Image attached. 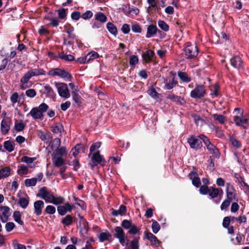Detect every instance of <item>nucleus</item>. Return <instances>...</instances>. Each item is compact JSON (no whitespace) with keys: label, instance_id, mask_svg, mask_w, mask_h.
Instances as JSON below:
<instances>
[{"label":"nucleus","instance_id":"15","mask_svg":"<svg viewBox=\"0 0 249 249\" xmlns=\"http://www.w3.org/2000/svg\"><path fill=\"white\" fill-rule=\"evenodd\" d=\"M165 85L164 89L167 90H170L173 89L176 85L178 84V81L176 79L175 76L172 78H167L164 79L163 81Z\"/></svg>","mask_w":249,"mask_h":249},{"label":"nucleus","instance_id":"10","mask_svg":"<svg viewBox=\"0 0 249 249\" xmlns=\"http://www.w3.org/2000/svg\"><path fill=\"white\" fill-rule=\"evenodd\" d=\"M38 196L46 202L52 203L54 199L53 195L51 192L48 191L46 187H43L39 189Z\"/></svg>","mask_w":249,"mask_h":249},{"label":"nucleus","instance_id":"1","mask_svg":"<svg viewBox=\"0 0 249 249\" xmlns=\"http://www.w3.org/2000/svg\"><path fill=\"white\" fill-rule=\"evenodd\" d=\"M202 180L204 184L200 187L199 193L202 195H208L211 199H214L219 196L218 200L216 201V203H219L223 194V190L221 188H215L213 186L208 187V185L210 182L207 178H203Z\"/></svg>","mask_w":249,"mask_h":249},{"label":"nucleus","instance_id":"41","mask_svg":"<svg viewBox=\"0 0 249 249\" xmlns=\"http://www.w3.org/2000/svg\"><path fill=\"white\" fill-rule=\"evenodd\" d=\"M86 56L88 62L89 63L90 61L98 58L99 57V54L95 51H92L90 53H89L87 54Z\"/></svg>","mask_w":249,"mask_h":249},{"label":"nucleus","instance_id":"30","mask_svg":"<svg viewBox=\"0 0 249 249\" xmlns=\"http://www.w3.org/2000/svg\"><path fill=\"white\" fill-rule=\"evenodd\" d=\"M178 75L180 79L183 82L189 83L191 81V77L185 72L178 71Z\"/></svg>","mask_w":249,"mask_h":249},{"label":"nucleus","instance_id":"61","mask_svg":"<svg viewBox=\"0 0 249 249\" xmlns=\"http://www.w3.org/2000/svg\"><path fill=\"white\" fill-rule=\"evenodd\" d=\"M93 16V13L90 11H86L81 15V18L84 20H87Z\"/></svg>","mask_w":249,"mask_h":249},{"label":"nucleus","instance_id":"59","mask_svg":"<svg viewBox=\"0 0 249 249\" xmlns=\"http://www.w3.org/2000/svg\"><path fill=\"white\" fill-rule=\"evenodd\" d=\"M64 198L62 196H59L56 197L54 196V199L52 202V203L55 205L63 204L64 203Z\"/></svg>","mask_w":249,"mask_h":249},{"label":"nucleus","instance_id":"58","mask_svg":"<svg viewBox=\"0 0 249 249\" xmlns=\"http://www.w3.org/2000/svg\"><path fill=\"white\" fill-rule=\"evenodd\" d=\"M133 224L131 221L124 219L122 222L121 225L125 229H129Z\"/></svg>","mask_w":249,"mask_h":249},{"label":"nucleus","instance_id":"31","mask_svg":"<svg viewBox=\"0 0 249 249\" xmlns=\"http://www.w3.org/2000/svg\"><path fill=\"white\" fill-rule=\"evenodd\" d=\"M10 168L5 167L0 169V179L7 178L10 175Z\"/></svg>","mask_w":249,"mask_h":249},{"label":"nucleus","instance_id":"45","mask_svg":"<svg viewBox=\"0 0 249 249\" xmlns=\"http://www.w3.org/2000/svg\"><path fill=\"white\" fill-rule=\"evenodd\" d=\"M44 89L45 92L46 93L47 96L51 97H53L55 96L54 90L49 85H46L44 87Z\"/></svg>","mask_w":249,"mask_h":249},{"label":"nucleus","instance_id":"21","mask_svg":"<svg viewBox=\"0 0 249 249\" xmlns=\"http://www.w3.org/2000/svg\"><path fill=\"white\" fill-rule=\"evenodd\" d=\"M44 203L42 200H37L34 203V213L37 216L41 215Z\"/></svg>","mask_w":249,"mask_h":249},{"label":"nucleus","instance_id":"2","mask_svg":"<svg viewBox=\"0 0 249 249\" xmlns=\"http://www.w3.org/2000/svg\"><path fill=\"white\" fill-rule=\"evenodd\" d=\"M45 74L46 71L43 69L40 68H35L29 70L24 74L20 80V83L22 84L20 85L21 89H25L28 87L27 83L32 77L45 75Z\"/></svg>","mask_w":249,"mask_h":249},{"label":"nucleus","instance_id":"24","mask_svg":"<svg viewBox=\"0 0 249 249\" xmlns=\"http://www.w3.org/2000/svg\"><path fill=\"white\" fill-rule=\"evenodd\" d=\"M167 98L181 105H182L186 103L185 100L181 96L175 95L174 94H169L167 96Z\"/></svg>","mask_w":249,"mask_h":249},{"label":"nucleus","instance_id":"47","mask_svg":"<svg viewBox=\"0 0 249 249\" xmlns=\"http://www.w3.org/2000/svg\"><path fill=\"white\" fill-rule=\"evenodd\" d=\"M230 142L236 148H239L241 147V142L238 141L234 137L231 136L230 137Z\"/></svg>","mask_w":249,"mask_h":249},{"label":"nucleus","instance_id":"64","mask_svg":"<svg viewBox=\"0 0 249 249\" xmlns=\"http://www.w3.org/2000/svg\"><path fill=\"white\" fill-rule=\"evenodd\" d=\"M11 102L13 104H16L19 100V95L18 92H15L13 93L10 97Z\"/></svg>","mask_w":249,"mask_h":249},{"label":"nucleus","instance_id":"44","mask_svg":"<svg viewBox=\"0 0 249 249\" xmlns=\"http://www.w3.org/2000/svg\"><path fill=\"white\" fill-rule=\"evenodd\" d=\"M21 214L19 211H15L13 213V218L15 221L20 225H23L24 222L21 219Z\"/></svg>","mask_w":249,"mask_h":249},{"label":"nucleus","instance_id":"49","mask_svg":"<svg viewBox=\"0 0 249 249\" xmlns=\"http://www.w3.org/2000/svg\"><path fill=\"white\" fill-rule=\"evenodd\" d=\"M213 129L217 137L220 138L224 137V131L218 126L213 125Z\"/></svg>","mask_w":249,"mask_h":249},{"label":"nucleus","instance_id":"34","mask_svg":"<svg viewBox=\"0 0 249 249\" xmlns=\"http://www.w3.org/2000/svg\"><path fill=\"white\" fill-rule=\"evenodd\" d=\"M29 203V197L28 196L27 198L25 197H20L18 204L19 206L23 209H26Z\"/></svg>","mask_w":249,"mask_h":249},{"label":"nucleus","instance_id":"43","mask_svg":"<svg viewBox=\"0 0 249 249\" xmlns=\"http://www.w3.org/2000/svg\"><path fill=\"white\" fill-rule=\"evenodd\" d=\"M111 236V234L107 231L102 232L99 234V239L100 242H103L105 241L108 240Z\"/></svg>","mask_w":249,"mask_h":249},{"label":"nucleus","instance_id":"48","mask_svg":"<svg viewBox=\"0 0 249 249\" xmlns=\"http://www.w3.org/2000/svg\"><path fill=\"white\" fill-rule=\"evenodd\" d=\"M36 182L37 178H35L25 180V185L26 187L34 186Z\"/></svg>","mask_w":249,"mask_h":249},{"label":"nucleus","instance_id":"17","mask_svg":"<svg viewBox=\"0 0 249 249\" xmlns=\"http://www.w3.org/2000/svg\"><path fill=\"white\" fill-rule=\"evenodd\" d=\"M74 206L71 205L69 202L65 204L64 206L59 205L57 207V211L61 215H64L67 212H71Z\"/></svg>","mask_w":249,"mask_h":249},{"label":"nucleus","instance_id":"14","mask_svg":"<svg viewBox=\"0 0 249 249\" xmlns=\"http://www.w3.org/2000/svg\"><path fill=\"white\" fill-rule=\"evenodd\" d=\"M145 237L151 242V246L154 248L158 247L161 242L157 237L150 232H145Z\"/></svg>","mask_w":249,"mask_h":249},{"label":"nucleus","instance_id":"18","mask_svg":"<svg viewBox=\"0 0 249 249\" xmlns=\"http://www.w3.org/2000/svg\"><path fill=\"white\" fill-rule=\"evenodd\" d=\"M114 231L115 232L114 236L119 239L120 243L122 245H124L125 242V236L123 229L120 227H116Z\"/></svg>","mask_w":249,"mask_h":249},{"label":"nucleus","instance_id":"3","mask_svg":"<svg viewBox=\"0 0 249 249\" xmlns=\"http://www.w3.org/2000/svg\"><path fill=\"white\" fill-rule=\"evenodd\" d=\"M48 109V105L43 103L38 107H33L27 116L31 115L35 120H42L44 118L43 113L46 112Z\"/></svg>","mask_w":249,"mask_h":249},{"label":"nucleus","instance_id":"37","mask_svg":"<svg viewBox=\"0 0 249 249\" xmlns=\"http://www.w3.org/2000/svg\"><path fill=\"white\" fill-rule=\"evenodd\" d=\"M58 57L61 59L67 61H72L74 60V57L72 55L66 54L64 52L59 53Z\"/></svg>","mask_w":249,"mask_h":249},{"label":"nucleus","instance_id":"52","mask_svg":"<svg viewBox=\"0 0 249 249\" xmlns=\"http://www.w3.org/2000/svg\"><path fill=\"white\" fill-rule=\"evenodd\" d=\"M158 25L161 30L165 32L169 30V25L163 20H159L158 21Z\"/></svg>","mask_w":249,"mask_h":249},{"label":"nucleus","instance_id":"38","mask_svg":"<svg viewBox=\"0 0 249 249\" xmlns=\"http://www.w3.org/2000/svg\"><path fill=\"white\" fill-rule=\"evenodd\" d=\"M140 237H134L130 242V247L131 249H139Z\"/></svg>","mask_w":249,"mask_h":249},{"label":"nucleus","instance_id":"35","mask_svg":"<svg viewBox=\"0 0 249 249\" xmlns=\"http://www.w3.org/2000/svg\"><path fill=\"white\" fill-rule=\"evenodd\" d=\"M147 93L155 99H160V94L158 93L153 87L147 90Z\"/></svg>","mask_w":249,"mask_h":249},{"label":"nucleus","instance_id":"50","mask_svg":"<svg viewBox=\"0 0 249 249\" xmlns=\"http://www.w3.org/2000/svg\"><path fill=\"white\" fill-rule=\"evenodd\" d=\"M139 62V58L138 56L132 55L129 58V64L131 66L134 67Z\"/></svg>","mask_w":249,"mask_h":249},{"label":"nucleus","instance_id":"22","mask_svg":"<svg viewBox=\"0 0 249 249\" xmlns=\"http://www.w3.org/2000/svg\"><path fill=\"white\" fill-rule=\"evenodd\" d=\"M155 53L151 50H148L142 54V58L143 60L146 63H148L151 62L153 58Z\"/></svg>","mask_w":249,"mask_h":249},{"label":"nucleus","instance_id":"11","mask_svg":"<svg viewBox=\"0 0 249 249\" xmlns=\"http://www.w3.org/2000/svg\"><path fill=\"white\" fill-rule=\"evenodd\" d=\"M91 161L92 163H89L91 169H93L98 164H100L102 166H104L106 162L105 160H103L102 156L100 155L99 151H97L93 154L91 157Z\"/></svg>","mask_w":249,"mask_h":249},{"label":"nucleus","instance_id":"25","mask_svg":"<svg viewBox=\"0 0 249 249\" xmlns=\"http://www.w3.org/2000/svg\"><path fill=\"white\" fill-rule=\"evenodd\" d=\"M158 31V29L156 25L151 24L148 26L147 28L146 37L150 38L154 36L156 34Z\"/></svg>","mask_w":249,"mask_h":249},{"label":"nucleus","instance_id":"7","mask_svg":"<svg viewBox=\"0 0 249 249\" xmlns=\"http://www.w3.org/2000/svg\"><path fill=\"white\" fill-rule=\"evenodd\" d=\"M187 142L189 143L191 148L198 150L202 147V142L199 140L198 136L192 135L190 136L187 139Z\"/></svg>","mask_w":249,"mask_h":249},{"label":"nucleus","instance_id":"62","mask_svg":"<svg viewBox=\"0 0 249 249\" xmlns=\"http://www.w3.org/2000/svg\"><path fill=\"white\" fill-rule=\"evenodd\" d=\"M139 231L140 229L135 225L133 224L129 229L128 232L131 234H136L139 232Z\"/></svg>","mask_w":249,"mask_h":249},{"label":"nucleus","instance_id":"12","mask_svg":"<svg viewBox=\"0 0 249 249\" xmlns=\"http://www.w3.org/2000/svg\"><path fill=\"white\" fill-rule=\"evenodd\" d=\"M11 214V212L9 207L0 206V219L2 223L6 222Z\"/></svg>","mask_w":249,"mask_h":249},{"label":"nucleus","instance_id":"46","mask_svg":"<svg viewBox=\"0 0 249 249\" xmlns=\"http://www.w3.org/2000/svg\"><path fill=\"white\" fill-rule=\"evenodd\" d=\"M25 127V124L22 122H18L16 120L15 123L14 128L17 132L22 131Z\"/></svg>","mask_w":249,"mask_h":249},{"label":"nucleus","instance_id":"36","mask_svg":"<svg viewBox=\"0 0 249 249\" xmlns=\"http://www.w3.org/2000/svg\"><path fill=\"white\" fill-rule=\"evenodd\" d=\"M14 142L11 141H6L4 142L3 146L6 151L11 152L14 150Z\"/></svg>","mask_w":249,"mask_h":249},{"label":"nucleus","instance_id":"16","mask_svg":"<svg viewBox=\"0 0 249 249\" xmlns=\"http://www.w3.org/2000/svg\"><path fill=\"white\" fill-rule=\"evenodd\" d=\"M230 62L231 65L235 69H240L243 68V61L239 56L232 57L230 60Z\"/></svg>","mask_w":249,"mask_h":249},{"label":"nucleus","instance_id":"33","mask_svg":"<svg viewBox=\"0 0 249 249\" xmlns=\"http://www.w3.org/2000/svg\"><path fill=\"white\" fill-rule=\"evenodd\" d=\"M191 116L194 119V120L196 125L202 126L205 124V121L200 118L199 115L196 114H193Z\"/></svg>","mask_w":249,"mask_h":249},{"label":"nucleus","instance_id":"53","mask_svg":"<svg viewBox=\"0 0 249 249\" xmlns=\"http://www.w3.org/2000/svg\"><path fill=\"white\" fill-rule=\"evenodd\" d=\"M219 87L218 85H215L213 87V89H211L212 92L211 93V95L212 96V97L213 98L217 97L219 95Z\"/></svg>","mask_w":249,"mask_h":249},{"label":"nucleus","instance_id":"51","mask_svg":"<svg viewBox=\"0 0 249 249\" xmlns=\"http://www.w3.org/2000/svg\"><path fill=\"white\" fill-rule=\"evenodd\" d=\"M151 227L152 231L154 233H157L160 229L159 224L155 220H152V224Z\"/></svg>","mask_w":249,"mask_h":249},{"label":"nucleus","instance_id":"60","mask_svg":"<svg viewBox=\"0 0 249 249\" xmlns=\"http://www.w3.org/2000/svg\"><path fill=\"white\" fill-rule=\"evenodd\" d=\"M36 160V158H31L28 156H23L21 159V161L27 163H31Z\"/></svg>","mask_w":249,"mask_h":249},{"label":"nucleus","instance_id":"23","mask_svg":"<svg viewBox=\"0 0 249 249\" xmlns=\"http://www.w3.org/2000/svg\"><path fill=\"white\" fill-rule=\"evenodd\" d=\"M52 162L55 167H61L64 164L65 160L61 157L52 155Z\"/></svg>","mask_w":249,"mask_h":249},{"label":"nucleus","instance_id":"32","mask_svg":"<svg viewBox=\"0 0 249 249\" xmlns=\"http://www.w3.org/2000/svg\"><path fill=\"white\" fill-rule=\"evenodd\" d=\"M67 153L66 147L62 146L57 148L53 152L52 155H55L58 157H63V156Z\"/></svg>","mask_w":249,"mask_h":249},{"label":"nucleus","instance_id":"9","mask_svg":"<svg viewBox=\"0 0 249 249\" xmlns=\"http://www.w3.org/2000/svg\"><path fill=\"white\" fill-rule=\"evenodd\" d=\"M55 85L60 96L64 98H68L70 97V93L66 84L55 82Z\"/></svg>","mask_w":249,"mask_h":249},{"label":"nucleus","instance_id":"57","mask_svg":"<svg viewBox=\"0 0 249 249\" xmlns=\"http://www.w3.org/2000/svg\"><path fill=\"white\" fill-rule=\"evenodd\" d=\"M67 11H68V9L64 8L58 9L57 10L58 18L60 19H64L67 16Z\"/></svg>","mask_w":249,"mask_h":249},{"label":"nucleus","instance_id":"42","mask_svg":"<svg viewBox=\"0 0 249 249\" xmlns=\"http://www.w3.org/2000/svg\"><path fill=\"white\" fill-rule=\"evenodd\" d=\"M213 117L214 120L218 122L220 124H224L226 121V117L223 115L214 114Z\"/></svg>","mask_w":249,"mask_h":249},{"label":"nucleus","instance_id":"54","mask_svg":"<svg viewBox=\"0 0 249 249\" xmlns=\"http://www.w3.org/2000/svg\"><path fill=\"white\" fill-rule=\"evenodd\" d=\"M101 144V143L100 142H97L92 144L90 147V153L89 154L88 157H90L92 153L97 149H98L100 147Z\"/></svg>","mask_w":249,"mask_h":249},{"label":"nucleus","instance_id":"26","mask_svg":"<svg viewBox=\"0 0 249 249\" xmlns=\"http://www.w3.org/2000/svg\"><path fill=\"white\" fill-rule=\"evenodd\" d=\"M206 146L211 154L214 155V156L216 157H219L220 154L219 150L214 145L210 142Z\"/></svg>","mask_w":249,"mask_h":249},{"label":"nucleus","instance_id":"20","mask_svg":"<svg viewBox=\"0 0 249 249\" xmlns=\"http://www.w3.org/2000/svg\"><path fill=\"white\" fill-rule=\"evenodd\" d=\"M64 31L68 36V37L71 39H76V36L74 33V28L70 23H66L64 26Z\"/></svg>","mask_w":249,"mask_h":249},{"label":"nucleus","instance_id":"56","mask_svg":"<svg viewBox=\"0 0 249 249\" xmlns=\"http://www.w3.org/2000/svg\"><path fill=\"white\" fill-rule=\"evenodd\" d=\"M231 202V201L228 200L227 199L224 200L220 206L221 210L222 211L224 210L225 211H227L228 208L229 207Z\"/></svg>","mask_w":249,"mask_h":249},{"label":"nucleus","instance_id":"19","mask_svg":"<svg viewBox=\"0 0 249 249\" xmlns=\"http://www.w3.org/2000/svg\"><path fill=\"white\" fill-rule=\"evenodd\" d=\"M188 176L192 180L193 185L197 188H200L201 186V181L200 178L198 177V174L196 172H191Z\"/></svg>","mask_w":249,"mask_h":249},{"label":"nucleus","instance_id":"5","mask_svg":"<svg viewBox=\"0 0 249 249\" xmlns=\"http://www.w3.org/2000/svg\"><path fill=\"white\" fill-rule=\"evenodd\" d=\"M206 94L205 86L203 85H196L195 88L191 91L190 96L194 99H200Z\"/></svg>","mask_w":249,"mask_h":249},{"label":"nucleus","instance_id":"27","mask_svg":"<svg viewBox=\"0 0 249 249\" xmlns=\"http://www.w3.org/2000/svg\"><path fill=\"white\" fill-rule=\"evenodd\" d=\"M51 131L53 133L61 134L64 131V127L60 123H55L51 126Z\"/></svg>","mask_w":249,"mask_h":249},{"label":"nucleus","instance_id":"40","mask_svg":"<svg viewBox=\"0 0 249 249\" xmlns=\"http://www.w3.org/2000/svg\"><path fill=\"white\" fill-rule=\"evenodd\" d=\"M107 28L111 34L116 36L118 33L117 28L112 22H108L107 24Z\"/></svg>","mask_w":249,"mask_h":249},{"label":"nucleus","instance_id":"29","mask_svg":"<svg viewBox=\"0 0 249 249\" xmlns=\"http://www.w3.org/2000/svg\"><path fill=\"white\" fill-rule=\"evenodd\" d=\"M73 217L70 214L67 215L62 220L61 223L65 226H69L72 224Z\"/></svg>","mask_w":249,"mask_h":249},{"label":"nucleus","instance_id":"63","mask_svg":"<svg viewBox=\"0 0 249 249\" xmlns=\"http://www.w3.org/2000/svg\"><path fill=\"white\" fill-rule=\"evenodd\" d=\"M25 94L29 97L34 98L36 96V92L34 89H30L25 91Z\"/></svg>","mask_w":249,"mask_h":249},{"label":"nucleus","instance_id":"39","mask_svg":"<svg viewBox=\"0 0 249 249\" xmlns=\"http://www.w3.org/2000/svg\"><path fill=\"white\" fill-rule=\"evenodd\" d=\"M17 173L20 176H23L27 175L28 173V168L24 164H22L18 167L17 170Z\"/></svg>","mask_w":249,"mask_h":249},{"label":"nucleus","instance_id":"28","mask_svg":"<svg viewBox=\"0 0 249 249\" xmlns=\"http://www.w3.org/2000/svg\"><path fill=\"white\" fill-rule=\"evenodd\" d=\"M95 20L100 22L101 23H105L107 21V17L102 12H97L94 16Z\"/></svg>","mask_w":249,"mask_h":249},{"label":"nucleus","instance_id":"6","mask_svg":"<svg viewBox=\"0 0 249 249\" xmlns=\"http://www.w3.org/2000/svg\"><path fill=\"white\" fill-rule=\"evenodd\" d=\"M48 74L52 76H58L69 81H71V75L70 72L60 68H55L51 70L48 72Z\"/></svg>","mask_w":249,"mask_h":249},{"label":"nucleus","instance_id":"13","mask_svg":"<svg viewBox=\"0 0 249 249\" xmlns=\"http://www.w3.org/2000/svg\"><path fill=\"white\" fill-rule=\"evenodd\" d=\"M12 124L11 120L9 117H5L1 122L0 129L1 133L3 135H6L9 132L10 126Z\"/></svg>","mask_w":249,"mask_h":249},{"label":"nucleus","instance_id":"4","mask_svg":"<svg viewBox=\"0 0 249 249\" xmlns=\"http://www.w3.org/2000/svg\"><path fill=\"white\" fill-rule=\"evenodd\" d=\"M185 57L187 59L196 58L198 53V48L196 44H189L183 49Z\"/></svg>","mask_w":249,"mask_h":249},{"label":"nucleus","instance_id":"55","mask_svg":"<svg viewBox=\"0 0 249 249\" xmlns=\"http://www.w3.org/2000/svg\"><path fill=\"white\" fill-rule=\"evenodd\" d=\"M226 196L227 199L232 201L236 198V193L235 192L229 191L228 190H226Z\"/></svg>","mask_w":249,"mask_h":249},{"label":"nucleus","instance_id":"8","mask_svg":"<svg viewBox=\"0 0 249 249\" xmlns=\"http://www.w3.org/2000/svg\"><path fill=\"white\" fill-rule=\"evenodd\" d=\"M234 110L238 111L240 114V116H234L233 117V120L235 124L238 126L243 127L244 129H247V120L246 116H243V111L239 112L241 111L240 108H235Z\"/></svg>","mask_w":249,"mask_h":249}]
</instances>
